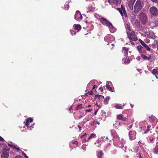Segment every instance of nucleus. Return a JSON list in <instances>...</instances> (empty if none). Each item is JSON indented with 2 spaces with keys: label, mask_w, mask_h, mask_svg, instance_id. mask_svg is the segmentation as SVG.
<instances>
[{
  "label": "nucleus",
  "mask_w": 158,
  "mask_h": 158,
  "mask_svg": "<svg viewBox=\"0 0 158 158\" xmlns=\"http://www.w3.org/2000/svg\"><path fill=\"white\" fill-rule=\"evenodd\" d=\"M0 141H5L4 139L1 136H0Z\"/></svg>",
  "instance_id": "37998d69"
},
{
  "label": "nucleus",
  "mask_w": 158,
  "mask_h": 158,
  "mask_svg": "<svg viewBox=\"0 0 158 158\" xmlns=\"http://www.w3.org/2000/svg\"><path fill=\"white\" fill-rule=\"evenodd\" d=\"M94 122H93V123H92L91 124V125H93L94 124Z\"/></svg>",
  "instance_id": "680f3d73"
},
{
  "label": "nucleus",
  "mask_w": 158,
  "mask_h": 158,
  "mask_svg": "<svg viewBox=\"0 0 158 158\" xmlns=\"http://www.w3.org/2000/svg\"><path fill=\"white\" fill-rule=\"evenodd\" d=\"M74 18L76 20L79 21L81 20L82 17L80 11L77 10L76 11Z\"/></svg>",
  "instance_id": "423d86ee"
},
{
  "label": "nucleus",
  "mask_w": 158,
  "mask_h": 158,
  "mask_svg": "<svg viewBox=\"0 0 158 158\" xmlns=\"http://www.w3.org/2000/svg\"><path fill=\"white\" fill-rule=\"evenodd\" d=\"M16 158H23L21 156H18L16 157Z\"/></svg>",
  "instance_id": "3c124183"
},
{
  "label": "nucleus",
  "mask_w": 158,
  "mask_h": 158,
  "mask_svg": "<svg viewBox=\"0 0 158 158\" xmlns=\"http://www.w3.org/2000/svg\"><path fill=\"white\" fill-rule=\"evenodd\" d=\"M73 27L75 30H77L79 31L81 29V27L79 24H74Z\"/></svg>",
  "instance_id": "6ab92c4d"
},
{
  "label": "nucleus",
  "mask_w": 158,
  "mask_h": 158,
  "mask_svg": "<svg viewBox=\"0 0 158 158\" xmlns=\"http://www.w3.org/2000/svg\"><path fill=\"white\" fill-rule=\"evenodd\" d=\"M154 136L153 137H151L149 138V142L150 143H152L153 142V140H154Z\"/></svg>",
  "instance_id": "473e14b6"
},
{
  "label": "nucleus",
  "mask_w": 158,
  "mask_h": 158,
  "mask_svg": "<svg viewBox=\"0 0 158 158\" xmlns=\"http://www.w3.org/2000/svg\"><path fill=\"white\" fill-rule=\"evenodd\" d=\"M151 1L153 2L156 3L158 2V0H151Z\"/></svg>",
  "instance_id": "49530a36"
},
{
  "label": "nucleus",
  "mask_w": 158,
  "mask_h": 158,
  "mask_svg": "<svg viewBox=\"0 0 158 158\" xmlns=\"http://www.w3.org/2000/svg\"><path fill=\"white\" fill-rule=\"evenodd\" d=\"M73 144L77 145H78V143L77 141H75L73 142Z\"/></svg>",
  "instance_id": "ea45409f"
},
{
  "label": "nucleus",
  "mask_w": 158,
  "mask_h": 158,
  "mask_svg": "<svg viewBox=\"0 0 158 158\" xmlns=\"http://www.w3.org/2000/svg\"><path fill=\"white\" fill-rule=\"evenodd\" d=\"M82 108V105L81 104H80L77 106L76 107V110H78Z\"/></svg>",
  "instance_id": "72a5a7b5"
},
{
  "label": "nucleus",
  "mask_w": 158,
  "mask_h": 158,
  "mask_svg": "<svg viewBox=\"0 0 158 158\" xmlns=\"http://www.w3.org/2000/svg\"><path fill=\"white\" fill-rule=\"evenodd\" d=\"M22 155L25 158H29L28 156H27L26 154L24 152H23L22 153Z\"/></svg>",
  "instance_id": "58836bf2"
},
{
  "label": "nucleus",
  "mask_w": 158,
  "mask_h": 158,
  "mask_svg": "<svg viewBox=\"0 0 158 158\" xmlns=\"http://www.w3.org/2000/svg\"><path fill=\"white\" fill-rule=\"evenodd\" d=\"M122 50L123 51V52L124 53V54L127 56L129 48L125 47H123L122 48Z\"/></svg>",
  "instance_id": "a211bd4d"
},
{
  "label": "nucleus",
  "mask_w": 158,
  "mask_h": 158,
  "mask_svg": "<svg viewBox=\"0 0 158 158\" xmlns=\"http://www.w3.org/2000/svg\"><path fill=\"white\" fill-rule=\"evenodd\" d=\"M132 124H131L129 126H128V127L127 129L128 130H129L130 129H131L132 128Z\"/></svg>",
  "instance_id": "79ce46f5"
},
{
  "label": "nucleus",
  "mask_w": 158,
  "mask_h": 158,
  "mask_svg": "<svg viewBox=\"0 0 158 158\" xmlns=\"http://www.w3.org/2000/svg\"><path fill=\"white\" fill-rule=\"evenodd\" d=\"M99 89L101 92H102L103 91V89L102 87H100Z\"/></svg>",
  "instance_id": "de8ad7c7"
},
{
  "label": "nucleus",
  "mask_w": 158,
  "mask_h": 158,
  "mask_svg": "<svg viewBox=\"0 0 158 158\" xmlns=\"http://www.w3.org/2000/svg\"><path fill=\"white\" fill-rule=\"evenodd\" d=\"M108 2L110 3V4H111V0H108Z\"/></svg>",
  "instance_id": "052dcab7"
},
{
  "label": "nucleus",
  "mask_w": 158,
  "mask_h": 158,
  "mask_svg": "<svg viewBox=\"0 0 158 158\" xmlns=\"http://www.w3.org/2000/svg\"><path fill=\"white\" fill-rule=\"evenodd\" d=\"M72 109V107L71 106L69 108V110H71Z\"/></svg>",
  "instance_id": "0e129e2a"
},
{
  "label": "nucleus",
  "mask_w": 158,
  "mask_h": 158,
  "mask_svg": "<svg viewBox=\"0 0 158 158\" xmlns=\"http://www.w3.org/2000/svg\"><path fill=\"white\" fill-rule=\"evenodd\" d=\"M139 41L141 45L143 46L148 51H150V48L141 39H139Z\"/></svg>",
  "instance_id": "9d476101"
},
{
  "label": "nucleus",
  "mask_w": 158,
  "mask_h": 158,
  "mask_svg": "<svg viewBox=\"0 0 158 158\" xmlns=\"http://www.w3.org/2000/svg\"><path fill=\"white\" fill-rule=\"evenodd\" d=\"M136 132L134 131H130L129 132V137L130 140H133L136 138Z\"/></svg>",
  "instance_id": "6e6552de"
},
{
  "label": "nucleus",
  "mask_w": 158,
  "mask_h": 158,
  "mask_svg": "<svg viewBox=\"0 0 158 158\" xmlns=\"http://www.w3.org/2000/svg\"><path fill=\"white\" fill-rule=\"evenodd\" d=\"M156 132L157 134H158V126H157L156 127Z\"/></svg>",
  "instance_id": "09e8293b"
},
{
  "label": "nucleus",
  "mask_w": 158,
  "mask_h": 158,
  "mask_svg": "<svg viewBox=\"0 0 158 158\" xmlns=\"http://www.w3.org/2000/svg\"><path fill=\"white\" fill-rule=\"evenodd\" d=\"M134 25L137 28H139L140 27V22L138 19H136L135 21Z\"/></svg>",
  "instance_id": "f3484780"
},
{
  "label": "nucleus",
  "mask_w": 158,
  "mask_h": 158,
  "mask_svg": "<svg viewBox=\"0 0 158 158\" xmlns=\"http://www.w3.org/2000/svg\"><path fill=\"white\" fill-rule=\"evenodd\" d=\"M77 127H78V128L79 129V131L80 132V131H81V127L79 125H78Z\"/></svg>",
  "instance_id": "5fc2aeb1"
},
{
  "label": "nucleus",
  "mask_w": 158,
  "mask_h": 158,
  "mask_svg": "<svg viewBox=\"0 0 158 158\" xmlns=\"http://www.w3.org/2000/svg\"><path fill=\"white\" fill-rule=\"evenodd\" d=\"M151 127V125H148L147 126V129L145 131V132H144L145 133H146V132H148L149 131V128H150Z\"/></svg>",
  "instance_id": "4c0bfd02"
},
{
  "label": "nucleus",
  "mask_w": 158,
  "mask_h": 158,
  "mask_svg": "<svg viewBox=\"0 0 158 158\" xmlns=\"http://www.w3.org/2000/svg\"><path fill=\"white\" fill-rule=\"evenodd\" d=\"M121 0H113L112 2L114 4L117 5L121 3Z\"/></svg>",
  "instance_id": "412c9836"
},
{
  "label": "nucleus",
  "mask_w": 158,
  "mask_h": 158,
  "mask_svg": "<svg viewBox=\"0 0 158 158\" xmlns=\"http://www.w3.org/2000/svg\"><path fill=\"white\" fill-rule=\"evenodd\" d=\"M33 121V119L31 118H27L26 120L25 125L27 127H29V125L30 123L32 122Z\"/></svg>",
  "instance_id": "2eb2a0df"
},
{
  "label": "nucleus",
  "mask_w": 158,
  "mask_h": 158,
  "mask_svg": "<svg viewBox=\"0 0 158 158\" xmlns=\"http://www.w3.org/2000/svg\"><path fill=\"white\" fill-rule=\"evenodd\" d=\"M98 87V86L97 85H94V86H93V87L92 89H95V88H97V87Z\"/></svg>",
  "instance_id": "a18cd8bd"
},
{
  "label": "nucleus",
  "mask_w": 158,
  "mask_h": 158,
  "mask_svg": "<svg viewBox=\"0 0 158 158\" xmlns=\"http://www.w3.org/2000/svg\"><path fill=\"white\" fill-rule=\"evenodd\" d=\"M144 6V4L141 0H137L135 3L134 7V11L137 14L139 11L141 10Z\"/></svg>",
  "instance_id": "f257e3e1"
},
{
  "label": "nucleus",
  "mask_w": 158,
  "mask_h": 158,
  "mask_svg": "<svg viewBox=\"0 0 158 158\" xmlns=\"http://www.w3.org/2000/svg\"><path fill=\"white\" fill-rule=\"evenodd\" d=\"M15 149L17 150L18 151H20V149L19 147H17Z\"/></svg>",
  "instance_id": "6e6d98bb"
},
{
  "label": "nucleus",
  "mask_w": 158,
  "mask_h": 158,
  "mask_svg": "<svg viewBox=\"0 0 158 158\" xmlns=\"http://www.w3.org/2000/svg\"><path fill=\"white\" fill-rule=\"evenodd\" d=\"M8 145L9 147H10V148H12L13 146V145H11L10 143H8Z\"/></svg>",
  "instance_id": "864d4df0"
},
{
  "label": "nucleus",
  "mask_w": 158,
  "mask_h": 158,
  "mask_svg": "<svg viewBox=\"0 0 158 158\" xmlns=\"http://www.w3.org/2000/svg\"><path fill=\"white\" fill-rule=\"evenodd\" d=\"M98 111V110H97L96 111H95V112L94 113V115H96L97 114Z\"/></svg>",
  "instance_id": "bf43d9fd"
},
{
  "label": "nucleus",
  "mask_w": 158,
  "mask_h": 158,
  "mask_svg": "<svg viewBox=\"0 0 158 158\" xmlns=\"http://www.w3.org/2000/svg\"><path fill=\"white\" fill-rule=\"evenodd\" d=\"M114 153H115V152H116V151H115V150H114Z\"/></svg>",
  "instance_id": "338daca9"
},
{
  "label": "nucleus",
  "mask_w": 158,
  "mask_h": 158,
  "mask_svg": "<svg viewBox=\"0 0 158 158\" xmlns=\"http://www.w3.org/2000/svg\"><path fill=\"white\" fill-rule=\"evenodd\" d=\"M99 21L104 25L106 26L107 24V22L108 21L105 18H100Z\"/></svg>",
  "instance_id": "f8f14e48"
},
{
  "label": "nucleus",
  "mask_w": 158,
  "mask_h": 158,
  "mask_svg": "<svg viewBox=\"0 0 158 158\" xmlns=\"http://www.w3.org/2000/svg\"><path fill=\"white\" fill-rule=\"evenodd\" d=\"M149 12L150 15L154 16L158 15V9L155 6L151 7L149 9Z\"/></svg>",
  "instance_id": "39448f33"
},
{
  "label": "nucleus",
  "mask_w": 158,
  "mask_h": 158,
  "mask_svg": "<svg viewBox=\"0 0 158 158\" xmlns=\"http://www.w3.org/2000/svg\"><path fill=\"white\" fill-rule=\"evenodd\" d=\"M110 98L109 97H107L104 101V103L106 105L108 103V101L110 100Z\"/></svg>",
  "instance_id": "393cba45"
},
{
  "label": "nucleus",
  "mask_w": 158,
  "mask_h": 158,
  "mask_svg": "<svg viewBox=\"0 0 158 158\" xmlns=\"http://www.w3.org/2000/svg\"><path fill=\"white\" fill-rule=\"evenodd\" d=\"M106 25V26H108L110 29H113V26L110 22L108 21Z\"/></svg>",
  "instance_id": "4be33fe9"
},
{
  "label": "nucleus",
  "mask_w": 158,
  "mask_h": 158,
  "mask_svg": "<svg viewBox=\"0 0 158 158\" xmlns=\"http://www.w3.org/2000/svg\"><path fill=\"white\" fill-rule=\"evenodd\" d=\"M130 105L131 106V108H133V105H132L131 104H130Z\"/></svg>",
  "instance_id": "e2e57ef3"
},
{
  "label": "nucleus",
  "mask_w": 158,
  "mask_h": 158,
  "mask_svg": "<svg viewBox=\"0 0 158 158\" xmlns=\"http://www.w3.org/2000/svg\"><path fill=\"white\" fill-rule=\"evenodd\" d=\"M125 28L126 29L128 30L129 31H131L132 30H131V28L130 26V25L128 24H127L125 25Z\"/></svg>",
  "instance_id": "bb28decb"
},
{
  "label": "nucleus",
  "mask_w": 158,
  "mask_h": 158,
  "mask_svg": "<svg viewBox=\"0 0 158 158\" xmlns=\"http://www.w3.org/2000/svg\"><path fill=\"white\" fill-rule=\"evenodd\" d=\"M2 146H3L4 148H5L6 147L7 148V145L5 143H0V147H1Z\"/></svg>",
  "instance_id": "c9c22d12"
},
{
  "label": "nucleus",
  "mask_w": 158,
  "mask_h": 158,
  "mask_svg": "<svg viewBox=\"0 0 158 158\" xmlns=\"http://www.w3.org/2000/svg\"><path fill=\"white\" fill-rule=\"evenodd\" d=\"M117 10L119 11L122 17H123L124 15L125 17H127L128 15L126 13L125 6L123 5H121V8H117Z\"/></svg>",
  "instance_id": "20e7f679"
},
{
  "label": "nucleus",
  "mask_w": 158,
  "mask_h": 158,
  "mask_svg": "<svg viewBox=\"0 0 158 158\" xmlns=\"http://www.w3.org/2000/svg\"><path fill=\"white\" fill-rule=\"evenodd\" d=\"M106 87L108 89V90L111 92H114L113 89L111 86L109 85H106Z\"/></svg>",
  "instance_id": "cd10ccee"
},
{
  "label": "nucleus",
  "mask_w": 158,
  "mask_h": 158,
  "mask_svg": "<svg viewBox=\"0 0 158 158\" xmlns=\"http://www.w3.org/2000/svg\"><path fill=\"white\" fill-rule=\"evenodd\" d=\"M136 0H131L128 1L127 4L128 7L131 10L133 9V4Z\"/></svg>",
  "instance_id": "9b49d317"
},
{
  "label": "nucleus",
  "mask_w": 158,
  "mask_h": 158,
  "mask_svg": "<svg viewBox=\"0 0 158 158\" xmlns=\"http://www.w3.org/2000/svg\"><path fill=\"white\" fill-rule=\"evenodd\" d=\"M88 93L89 95H92L93 94V92L92 90L89 91Z\"/></svg>",
  "instance_id": "a19ab883"
},
{
  "label": "nucleus",
  "mask_w": 158,
  "mask_h": 158,
  "mask_svg": "<svg viewBox=\"0 0 158 158\" xmlns=\"http://www.w3.org/2000/svg\"><path fill=\"white\" fill-rule=\"evenodd\" d=\"M149 121L152 123H153L155 120V117L154 116H152L149 117Z\"/></svg>",
  "instance_id": "a878e982"
},
{
  "label": "nucleus",
  "mask_w": 158,
  "mask_h": 158,
  "mask_svg": "<svg viewBox=\"0 0 158 158\" xmlns=\"http://www.w3.org/2000/svg\"><path fill=\"white\" fill-rule=\"evenodd\" d=\"M97 98L98 99H101L102 100V99L104 98V97L101 95L97 94L95 96L94 99H96Z\"/></svg>",
  "instance_id": "aec40b11"
},
{
  "label": "nucleus",
  "mask_w": 158,
  "mask_h": 158,
  "mask_svg": "<svg viewBox=\"0 0 158 158\" xmlns=\"http://www.w3.org/2000/svg\"><path fill=\"white\" fill-rule=\"evenodd\" d=\"M127 37L130 40L136 41L138 39L135 34V32L133 31L127 32Z\"/></svg>",
  "instance_id": "f03ea898"
},
{
  "label": "nucleus",
  "mask_w": 158,
  "mask_h": 158,
  "mask_svg": "<svg viewBox=\"0 0 158 158\" xmlns=\"http://www.w3.org/2000/svg\"><path fill=\"white\" fill-rule=\"evenodd\" d=\"M7 149H6L5 148H3L2 150H3V152H2V154L1 155V157L2 158H8L9 156V152L8 150L9 148H7Z\"/></svg>",
  "instance_id": "0eeeda50"
},
{
  "label": "nucleus",
  "mask_w": 158,
  "mask_h": 158,
  "mask_svg": "<svg viewBox=\"0 0 158 158\" xmlns=\"http://www.w3.org/2000/svg\"><path fill=\"white\" fill-rule=\"evenodd\" d=\"M85 22L86 23H87L88 22L87 21H86Z\"/></svg>",
  "instance_id": "774afa93"
},
{
  "label": "nucleus",
  "mask_w": 158,
  "mask_h": 158,
  "mask_svg": "<svg viewBox=\"0 0 158 158\" xmlns=\"http://www.w3.org/2000/svg\"><path fill=\"white\" fill-rule=\"evenodd\" d=\"M88 9L90 11H93L94 10V8L93 7V6H91L88 7Z\"/></svg>",
  "instance_id": "2f4dec72"
},
{
  "label": "nucleus",
  "mask_w": 158,
  "mask_h": 158,
  "mask_svg": "<svg viewBox=\"0 0 158 158\" xmlns=\"http://www.w3.org/2000/svg\"><path fill=\"white\" fill-rule=\"evenodd\" d=\"M151 73L154 75L158 74V69H153Z\"/></svg>",
  "instance_id": "5701e85b"
},
{
  "label": "nucleus",
  "mask_w": 158,
  "mask_h": 158,
  "mask_svg": "<svg viewBox=\"0 0 158 158\" xmlns=\"http://www.w3.org/2000/svg\"><path fill=\"white\" fill-rule=\"evenodd\" d=\"M91 106V105H88V106H86L85 108H89Z\"/></svg>",
  "instance_id": "13d9d810"
},
{
  "label": "nucleus",
  "mask_w": 158,
  "mask_h": 158,
  "mask_svg": "<svg viewBox=\"0 0 158 158\" xmlns=\"http://www.w3.org/2000/svg\"><path fill=\"white\" fill-rule=\"evenodd\" d=\"M154 152L155 153L157 154L158 153V145L155 147Z\"/></svg>",
  "instance_id": "c756f323"
},
{
  "label": "nucleus",
  "mask_w": 158,
  "mask_h": 158,
  "mask_svg": "<svg viewBox=\"0 0 158 158\" xmlns=\"http://www.w3.org/2000/svg\"><path fill=\"white\" fill-rule=\"evenodd\" d=\"M115 107L117 109H123L122 106L119 105L118 104H117L115 105Z\"/></svg>",
  "instance_id": "7c9ffc66"
},
{
  "label": "nucleus",
  "mask_w": 158,
  "mask_h": 158,
  "mask_svg": "<svg viewBox=\"0 0 158 158\" xmlns=\"http://www.w3.org/2000/svg\"><path fill=\"white\" fill-rule=\"evenodd\" d=\"M130 62V60L129 58H127L124 61V62L125 63V64H129Z\"/></svg>",
  "instance_id": "c85d7f7f"
},
{
  "label": "nucleus",
  "mask_w": 158,
  "mask_h": 158,
  "mask_svg": "<svg viewBox=\"0 0 158 158\" xmlns=\"http://www.w3.org/2000/svg\"><path fill=\"white\" fill-rule=\"evenodd\" d=\"M98 125H99L100 123L99 122H96Z\"/></svg>",
  "instance_id": "69168bd1"
},
{
  "label": "nucleus",
  "mask_w": 158,
  "mask_h": 158,
  "mask_svg": "<svg viewBox=\"0 0 158 158\" xmlns=\"http://www.w3.org/2000/svg\"><path fill=\"white\" fill-rule=\"evenodd\" d=\"M71 35H75L76 33L73 30H71L70 31Z\"/></svg>",
  "instance_id": "e433bc0d"
},
{
  "label": "nucleus",
  "mask_w": 158,
  "mask_h": 158,
  "mask_svg": "<svg viewBox=\"0 0 158 158\" xmlns=\"http://www.w3.org/2000/svg\"><path fill=\"white\" fill-rule=\"evenodd\" d=\"M117 118L118 119L122 120L123 121H127L128 120L127 117H124V115L122 114L117 115Z\"/></svg>",
  "instance_id": "1a4fd4ad"
},
{
  "label": "nucleus",
  "mask_w": 158,
  "mask_h": 158,
  "mask_svg": "<svg viewBox=\"0 0 158 158\" xmlns=\"http://www.w3.org/2000/svg\"><path fill=\"white\" fill-rule=\"evenodd\" d=\"M147 16L146 14L144 12H141L139 15V18L143 25H145L147 22Z\"/></svg>",
  "instance_id": "7ed1b4c3"
},
{
  "label": "nucleus",
  "mask_w": 158,
  "mask_h": 158,
  "mask_svg": "<svg viewBox=\"0 0 158 158\" xmlns=\"http://www.w3.org/2000/svg\"><path fill=\"white\" fill-rule=\"evenodd\" d=\"M93 110L92 109H90L89 110H85L86 112H90Z\"/></svg>",
  "instance_id": "c03bdc74"
},
{
  "label": "nucleus",
  "mask_w": 158,
  "mask_h": 158,
  "mask_svg": "<svg viewBox=\"0 0 158 158\" xmlns=\"http://www.w3.org/2000/svg\"><path fill=\"white\" fill-rule=\"evenodd\" d=\"M95 136V135L94 134V133L92 134L89 137V138H88L89 139H90L91 138H94Z\"/></svg>",
  "instance_id": "f704fd0d"
},
{
  "label": "nucleus",
  "mask_w": 158,
  "mask_h": 158,
  "mask_svg": "<svg viewBox=\"0 0 158 158\" xmlns=\"http://www.w3.org/2000/svg\"><path fill=\"white\" fill-rule=\"evenodd\" d=\"M103 154V153L100 150L98 154V158H102V156Z\"/></svg>",
  "instance_id": "b1692460"
},
{
  "label": "nucleus",
  "mask_w": 158,
  "mask_h": 158,
  "mask_svg": "<svg viewBox=\"0 0 158 158\" xmlns=\"http://www.w3.org/2000/svg\"><path fill=\"white\" fill-rule=\"evenodd\" d=\"M130 42L132 45H135V44L133 42H132V41H130Z\"/></svg>",
  "instance_id": "4d7b16f0"
},
{
  "label": "nucleus",
  "mask_w": 158,
  "mask_h": 158,
  "mask_svg": "<svg viewBox=\"0 0 158 158\" xmlns=\"http://www.w3.org/2000/svg\"><path fill=\"white\" fill-rule=\"evenodd\" d=\"M141 56L142 59L145 60H150L152 58V55H150L148 57L143 54L141 55Z\"/></svg>",
  "instance_id": "ddd939ff"
},
{
  "label": "nucleus",
  "mask_w": 158,
  "mask_h": 158,
  "mask_svg": "<svg viewBox=\"0 0 158 158\" xmlns=\"http://www.w3.org/2000/svg\"><path fill=\"white\" fill-rule=\"evenodd\" d=\"M143 48L141 45H138L137 46V49L138 51L140 53H142L143 52V53H145V52H144V51H142L143 49Z\"/></svg>",
  "instance_id": "dca6fc26"
},
{
  "label": "nucleus",
  "mask_w": 158,
  "mask_h": 158,
  "mask_svg": "<svg viewBox=\"0 0 158 158\" xmlns=\"http://www.w3.org/2000/svg\"><path fill=\"white\" fill-rule=\"evenodd\" d=\"M114 127L116 129L122 128L123 127V124L120 123H116L113 125Z\"/></svg>",
  "instance_id": "4468645a"
},
{
  "label": "nucleus",
  "mask_w": 158,
  "mask_h": 158,
  "mask_svg": "<svg viewBox=\"0 0 158 158\" xmlns=\"http://www.w3.org/2000/svg\"><path fill=\"white\" fill-rule=\"evenodd\" d=\"M17 147V146H16L15 145H13V147H12V148L14 149H16V147Z\"/></svg>",
  "instance_id": "603ef678"
},
{
  "label": "nucleus",
  "mask_w": 158,
  "mask_h": 158,
  "mask_svg": "<svg viewBox=\"0 0 158 158\" xmlns=\"http://www.w3.org/2000/svg\"><path fill=\"white\" fill-rule=\"evenodd\" d=\"M86 135H87V134H86V133H85L84 134L82 135L81 136V138H83L84 137V136Z\"/></svg>",
  "instance_id": "8fccbe9b"
}]
</instances>
